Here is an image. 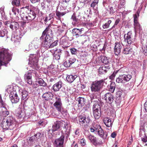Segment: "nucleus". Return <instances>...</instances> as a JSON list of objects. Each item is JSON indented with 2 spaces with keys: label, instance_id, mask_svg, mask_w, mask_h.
I'll return each mask as SVG.
<instances>
[{
  "label": "nucleus",
  "instance_id": "aec40b11",
  "mask_svg": "<svg viewBox=\"0 0 147 147\" xmlns=\"http://www.w3.org/2000/svg\"><path fill=\"white\" fill-rule=\"evenodd\" d=\"M62 123L61 121H57L55 122L52 126V133L57 130L61 127L62 126Z\"/></svg>",
  "mask_w": 147,
  "mask_h": 147
},
{
  "label": "nucleus",
  "instance_id": "7ed1b4c3",
  "mask_svg": "<svg viewBox=\"0 0 147 147\" xmlns=\"http://www.w3.org/2000/svg\"><path fill=\"white\" fill-rule=\"evenodd\" d=\"M90 129L91 132H94L95 133L98 134L101 138H105L107 136V134H106V136L104 137V133L101 126L99 125L94 124L91 127Z\"/></svg>",
  "mask_w": 147,
  "mask_h": 147
},
{
  "label": "nucleus",
  "instance_id": "20e7f679",
  "mask_svg": "<svg viewBox=\"0 0 147 147\" xmlns=\"http://www.w3.org/2000/svg\"><path fill=\"white\" fill-rule=\"evenodd\" d=\"M29 59L30 66L36 70H38L39 67L38 63V59L36 57V55H35L30 54Z\"/></svg>",
  "mask_w": 147,
  "mask_h": 147
},
{
  "label": "nucleus",
  "instance_id": "1a4fd4ad",
  "mask_svg": "<svg viewBox=\"0 0 147 147\" xmlns=\"http://www.w3.org/2000/svg\"><path fill=\"white\" fill-rule=\"evenodd\" d=\"M65 136L62 135L60 137L55 139L54 143L55 147H63Z\"/></svg>",
  "mask_w": 147,
  "mask_h": 147
},
{
  "label": "nucleus",
  "instance_id": "4d7b16f0",
  "mask_svg": "<svg viewBox=\"0 0 147 147\" xmlns=\"http://www.w3.org/2000/svg\"><path fill=\"white\" fill-rule=\"evenodd\" d=\"M70 133V129H67L65 131V134L66 135V138H68Z\"/></svg>",
  "mask_w": 147,
  "mask_h": 147
},
{
  "label": "nucleus",
  "instance_id": "6ab92c4d",
  "mask_svg": "<svg viewBox=\"0 0 147 147\" xmlns=\"http://www.w3.org/2000/svg\"><path fill=\"white\" fill-rule=\"evenodd\" d=\"M84 30L83 28H82L80 29H77L76 28H74L72 30V33L74 36H75L76 38H77L79 36H82V31Z\"/></svg>",
  "mask_w": 147,
  "mask_h": 147
},
{
  "label": "nucleus",
  "instance_id": "7c9ffc66",
  "mask_svg": "<svg viewBox=\"0 0 147 147\" xmlns=\"http://www.w3.org/2000/svg\"><path fill=\"white\" fill-rule=\"evenodd\" d=\"M134 22V25L135 33H136L138 31H140L142 30V28L138 21Z\"/></svg>",
  "mask_w": 147,
  "mask_h": 147
},
{
  "label": "nucleus",
  "instance_id": "6e6552de",
  "mask_svg": "<svg viewBox=\"0 0 147 147\" xmlns=\"http://www.w3.org/2000/svg\"><path fill=\"white\" fill-rule=\"evenodd\" d=\"M93 115L96 119H98L101 116L100 106L98 103L94 104L92 107Z\"/></svg>",
  "mask_w": 147,
  "mask_h": 147
},
{
  "label": "nucleus",
  "instance_id": "8fccbe9b",
  "mask_svg": "<svg viewBox=\"0 0 147 147\" xmlns=\"http://www.w3.org/2000/svg\"><path fill=\"white\" fill-rule=\"evenodd\" d=\"M33 44L34 45V47L35 49H37L38 48L39 46L40 42L38 40L34 41L33 42Z\"/></svg>",
  "mask_w": 147,
  "mask_h": 147
},
{
  "label": "nucleus",
  "instance_id": "9d476101",
  "mask_svg": "<svg viewBox=\"0 0 147 147\" xmlns=\"http://www.w3.org/2000/svg\"><path fill=\"white\" fill-rule=\"evenodd\" d=\"M103 98L107 103L110 105H112L114 102V96L110 93H107L104 95Z\"/></svg>",
  "mask_w": 147,
  "mask_h": 147
},
{
  "label": "nucleus",
  "instance_id": "2f4dec72",
  "mask_svg": "<svg viewBox=\"0 0 147 147\" xmlns=\"http://www.w3.org/2000/svg\"><path fill=\"white\" fill-rule=\"evenodd\" d=\"M78 105L79 107L83 106L85 103V99L83 98L79 97L78 98Z\"/></svg>",
  "mask_w": 147,
  "mask_h": 147
},
{
  "label": "nucleus",
  "instance_id": "ddd939ff",
  "mask_svg": "<svg viewBox=\"0 0 147 147\" xmlns=\"http://www.w3.org/2000/svg\"><path fill=\"white\" fill-rule=\"evenodd\" d=\"M79 121L80 124L85 128H87V125L89 122V120L88 118H86L85 116H80L79 117Z\"/></svg>",
  "mask_w": 147,
  "mask_h": 147
},
{
  "label": "nucleus",
  "instance_id": "c03bdc74",
  "mask_svg": "<svg viewBox=\"0 0 147 147\" xmlns=\"http://www.w3.org/2000/svg\"><path fill=\"white\" fill-rule=\"evenodd\" d=\"M6 104L3 101L1 96L0 95V107L2 109L5 108L6 107Z\"/></svg>",
  "mask_w": 147,
  "mask_h": 147
},
{
  "label": "nucleus",
  "instance_id": "a19ab883",
  "mask_svg": "<svg viewBox=\"0 0 147 147\" xmlns=\"http://www.w3.org/2000/svg\"><path fill=\"white\" fill-rule=\"evenodd\" d=\"M17 12L19 13V10L16 7H13L11 11L10 12L9 14L10 15L13 14L16 15Z\"/></svg>",
  "mask_w": 147,
  "mask_h": 147
},
{
  "label": "nucleus",
  "instance_id": "37998d69",
  "mask_svg": "<svg viewBox=\"0 0 147 147\" xmlns=\"http://www.w3.org/2000/svg\"><path fill=\"white\" fill-rule=\"evenodd\" d=\"M56 15L58 17L57 19L60 20L61 19V17L64 15L65 14V12H60L59 11H56Z\"/></svg>",
  "mask_w": 147,
  "mask_h": 147
},
{
  "label": "nucleus",
  "instance_id": "72a5a7b5",
  "mask_svg": "<svg viewBox=\"0 0 147 147\" xmlns=\"http://www.w3.org/2000/svg\"><path fill=\"white\" fill-rule=\"evenodd\" d=\"M10 28L12 29H17L19 28V25L18 23L16 22H12L9 26Z\"/></svg>",
  "mask_w": 147,
  "mask_h": 147
},
{
  "label": "nucleus",
  "instance_id": "393cba45",
  "mask_svg": "<svg viewBox=\"0 0 147 147\" xmlns=\"http://www.w3.org/2000/svg\"><path fill=\"white\" fill-rule=\"evenodd\" d=\"M81 19V17L80 15L78 14L76 15L75 13L73 14L71 18V19L73 20L74 23H78Z\"/></svg>",
  "mask_w": 147,
  "mask_h": 147
},
{
  "label": "nucleus",
  "instance_id": "b1692460",
  "mask_svg": "<svg viewBox=\"0 0 147 147\" xmlns=\"http://www.w3.org/2000/svg\"><path fill=\"white\" fill-rule=\"evenodd\" d=\"M122 92L121 91L117 92L116 95V100L115 101V103L117 105H119L121 101V96Z\"/></svg>",
  "mask_w": 147,
  "mask_h": 147
},
{
  "label": "nucleus",
  "instance_id": "69168bd1",
  "mask_svg": "<svg viewBox=\"0 0 147 147\" xmlns=\"http://www.w3.org/2000/svg\"><path fill=\"white\" fill-rule=\"evenodd\" d=\"M62 123V126L64 125V128L66 130L68 129V126H67V123H66L65 122L63 121H61Z\"/></svg>",
  "mask_w": 147,
  "mask_h": 147
},
{
  "label": "nucleus",
  "instance_id": "9b49d317",
  "mask_svg": "<svg viewBox=\"0 0 147 147\" xmlns=\"http://www.w3.org/2000/svg\"><path fill=\"white\" fill-rule=\"evenodd\" d=\"M9 96L10 100L13 103H16L19 102V98L18 96L16 91L11 92Z\"/></svg>",
  "mask_w": 147,
  "mask_h": 147
},
{
  "label": "nucleus",
  "instance_id": "f257e3e1",
  "mask_svg": "<svg viewBox=\"0 0 147 147\" xmlns=\"http://www.w3.org/2000/svg\"><path fill=\"white\" fill-rule=\"evenodd\" d=\"M16 124V121L12 117H7L6 121L2 122L1 127L3 129H7L8 128L12 129L14 127Z\"/></svg>",
  "mask_w": 147,
  "mask_h": 147
},
{
  "label": "nucleus",
  "instance_id": "79ce46f5",
  "mask_svg": "<svg viewBox=\"0 0 147 147\" xmlns=\"http://www.w3.org/2000/svg\"><path fill=\"white\" fill-rule=\"evenodd\" d=\"M98 3V0H94L90 5L91 7L94 9V7H97Z\"/></svg>",
  "mask_w": 147,
  "mask_h": 147
},
{
  "label": "nucleus",
  "instance_id": "412c9836",
  "mask_svg": "<svg viewBox=\"0 0 147 147\" xmlns=\"http://www.w3.org/2000/svg\"><path fill=\"white\" fill-rule=\"evenodd\" d=\"M62 82L61 81H59L54 84L52 87L53 91L57 92L59 91L62 87Z\"/></svg>",
  "mask_w": 147,
  "mask_h": 147
},
{
  "label": "nucleus",
  "instance_id": "f704fd0d",
  "mask_svg": "<svg viewBox=\"0 0 147 147\" xmlns=\"http://www.w3.org/2000/svg\"><path fill=\"white\" fill-rule=\"evenodd\" d=\"M133 52L132 49L130 47L125 48L123 51V53L124 54H131Z\"/></svg>",
  "mask_w": 147,
  "mask_h": 147
},
{
  "label": "nucleus",
  "instance_id": "a18cd8bd",
  "mask_svg": "<svg viewBox=\"0 0 147 147\" xmlns=\"http://www.w3.org/2000/svg\"><path fill=\"white\" fill-rule=\"evenodd\" d=\"M54 53H53V55L54 56L58 55L59 56L61 54V50L59 49H57L53 50Z\"/></svg>",
  "mask_w": 147,
  "mask_h": 147
},
{
  "label": "nucleus",
  "instance_id": "f3484780",
  "mask_svg": "<svg viewBox=\"0 0 147 147\" xmlns=\"http://www.w3.org/2000/svg\"><path fill=\"white\" fill-rule=\"evenodd\" d=\"M42 134L41 133H38L30 137L29 138L30 142L33 144V143H34L35 142L38 141V140L42 137Z\"/></svg>",
  "mask_w": 147,
  "mask_h": 147
},
{
  "label": "nucleus",
  "instance_id": "864d4df0",
  "mask_svg": "<svg viewBox=\"0 0 147 147\" xmlns=\"http://www.w3.org/2000/svg\"><path fill=\"white\" fill-rule=\"evenodd\" d=\"M139 135L141 137L142 136H144L145 135H146L144 130L143 128L140 129Z\"/></svg>",
  "mask_w": 147,
  "mask_h": 147
},
{
  "label": "nucleus",
  "instance_id": "09e8293b",
  "mask_svg": "<svg viewBox=\"0 0 147 147\" xmlns=\"http://www.w3.org/2000/svg\"><path fill=\"white\" fill-rule=\"evenodd\" d=\"M112 21L111 20H109L107 22L105 23L102 26V27L104 29H106L108 28L109 27V25L111 23Z\"/></svg>",
  "mask_w": 147,
  "mask_h": 147
},
{
  "label": "nucleus",
  "instance_id": "bb28decb",
  "mask_svg": "<svg viewBox=\"0 0 147 147\" xmlns=\"http://www.w3.org/2000/svg\"><path fill=\"white\" fill-rule=\"evenodd\" d=\"M88 139L90 140L91 142L94 145H96L98 144L96 140V137L94 136L90 135L87 136Z\"/></svg>",
  "mask_w": 147,
  "mask_h": 147
},
{
  "label": "nucleus",
  "instance_id": "39448f33",
  "mask_svg": "<svg viewBox=\"0 0 147 147\" xmlns=\"http://www.w3.org/2000/svg\"><path fill=\"white\" fill-rule=\"evenodd\" d=\"M55 99L56 101L53 104L54 106L58 111L60 112L63 115V113H64L65 115H66L67 111L63 109L62 104L60 98L59 97H56Z\"/></svg>",
  "mask_w": 147,
  "mask_h": 147
},
{
  "label": "nucleus",
  "instance_id": "052dcab7",
  "mask_svg": "<svg viewBox=\"0 0 147 147\" xmlns=\"http://www.w3.org/2000/svg\"><path fill=\"white\" fill-rule=\"evenodd\" d=\"M108 0H103V6L105 7H107L108 6Z\"/></svg>",
  "mask_w": 147,
  "mask_h": 147
},
{
  "label": "nucleus",
  "instance_id": "a878e982",
  "mask_svg": "<svg viewBox=\"0 0 147 147\" xmlns=\"http://www.w3.org/2000/svg\"><path fill=\"white\" fill-rule=\"evenodd\" d=\"M50 27L51 26L50 25H49L44 31L42 32V35L40 37L41 39H42L46 34H48L49 33L52 34V30L50 29Z\"/></svg>",
  "mask_w": 147,
  "mask_h": 147
},
{
  "label": "nucleus",
  "instance_id": "cd10ccee",
  "mask_svg": "<svg viewBox=\"0 0 147 147\" xmlns=\"http://www.w3.org/2000/svg\"><path fill=\"white\" fill-rule=\"evenodd\" d=\"M104 123L108 127H111L112 123L111 120L108 117H104L103 119Z\"/></svg>",
  "mask_w": 147,
  "mask_h": 147
},
{
  "label": "nucleus",
  "instance_id": "5701e85b",
  "mask_svg": "<svg viewBox=\"0 0 147 147\" xmlns=\"http://www.w3.org/2000/svg\"><path fill=\"white\" fill-rule=\"evenodd\" d=\"M53 97V94L50 92H47L43 94L42 98L46 100H49L52 99Z\"/></svg>",
  "mask_w": 147,
  "mask_h": 147
},
{
  "label": "nucleus",
  "instance_id": "4be33fe9",
  "mask_svg": "<svg viewBox=\"0 0 147 147\" xmlns=\"http://www.w3.org/2000/svg\"><path fill=\"white\" fill-rule=\"evenodd\" d=\"M110 68V67L107 65L101 66L99 69V73L100 74H104L106 73Z\"/></svg>",
  "mask_w": 147,
  "mask_h": 147
},
{
  "label": "nucleus",
  "instance_id": "bf43d9fd",
  "mask_svg": "<svg viewBox=\"0 0 147 147\" xmlns=\"http://www.w3.org/2000/svg\"><path fill=\"white\" fill-rule=\"evenodd\" d=\"M58 41L57 40L55 41L54 42H52L50 48H53L55 46H56L57 45Z\"/></svg>",
  "mask_w": 147,
  "mask_h": 147
},
{
  "label": "nucleus",
  "instance_id": "49530a36",
  "mask_svg": "<svg viewBox=\"0 0 147 147\" xmlns=\"http://www.w3.org/2000/svg\"><path fill=\"white\" fill-rule=\"evenodd\" d=\"M11 3L13 6H19L20 5V0H12Z\"/></svg>",
  "mask_w": 147,
  "mask_h": 147
},
{
  "label": "nucleus",
  "instance_id": "4c0bfd02",
  "mask_svg": "<svg viewBox=\"0 0 147 147\" xmlns=\"http://www.w3.org/2000/svg\"><path fill=\"white\" fill-rule=\"evenodd\" d=\"M40 86L43 87L46 86H47V83L42 78H40L38 80L36 81Z\"/></svg>",
  "mask_w": 147,
  "mask_h": 147
},
{
  "label": "nucleus",
  "instance_id": "f03ea898",
  "mask_svg": "<svg viewBox=\"0 0 147 147\" xmlns=\"http://www.w3.org/2000/svg\"><path fill=\"white\" fill-rule=\"evenodd\" d=\"M104 82V81L102 80L92 82L91 85V91L93 93L99 91L102 88Z\"/></svg>",
  "mask_w": 147,
  "mask_h": 147
},
{
  "label": "nucleus",
  "instance_id": "e2e57ef3",
  "mask_svg": "<svg viewBox=\"0 0 147 147\" xmlns=\"http://www.w3.org/2000/svg\"><path fill=\"white\" fill-rule=\"evenodd\" d=\"M110 13L111 14H113L116 11V8H114L113 7H111L110 8Z\"/></svg>",
  "mask_w": 147,
  "mask_h": 147
},
{
  "label": "nucleus",
  "instance_id": "0eeeda50",
  "mask_svg": "<svg viewBox=\"0 0 147 147\" xmlns=\"http://www.w3.org/2000/svg\"><path fill=\"white\" fill-rule=\"evenodd\" d=\"M53 41V38L49 34H46L44 40L42 42V46L45 49H48L50 48L51 45Z\"/></svg>",
  "mask_w": 147,
  "mask_h": 147
},
{
  "label": "nucleus",
  "instance_id": "4468645a",
  "mask_svg": "<svg viewBox=\"0 0 147 147\" xmlns=\"http://www.w3.org/2000/svg\"><path fill=\"white\" fill-rule=\"evenodd\" d=\"M36 16V14L34 11L31 9L30 10V12L28 13V16L24 17L23 20L25 21L32 20L34 19Z\"/></svg>",
  "mask_w": 147,
  "mask_h": 147
},
{
  "label": "nucleus",
  "instance_id": "774afa93",
  "mask_svg": "<svg viewBox=\"0 0 147 147\" xmlns=\"http://www.w3.org/2000/svg\"><path fill=\"white\" fill-rule=\"evenodd\" d=\"M144 138L141 137L142 140L144 142H146L147 141V137L146 135L144 136H143Z\"/></svg>",
  "mask_w": 147,
  "mask_h": 147
},
{
  "label": "nucleus",
  "instance_id": "c9c22d12",
  "mask_svg": "<svg viewBox=\"0 0 147 147\" xmlns=\"http://www.w3.org/2000/svg\"><path fill=\"white\" fill-rule=\"evenodd\" d=\"M7 30L4 28L0 29V37H4L6 36L7 33Z\"/></svg>",
  "mask_w": 147,
  "mask_h": 147
},
{
  "label": "nucleus",
  "instance_id": "c85d7f7f",
  "mask_svg": "<svg viewBox=\"0 0 147 147\" xmlns=\"http://www.w3.org/2000/svg\"><path fill=\"white\" fill-rule=\"evenodd\" d=\"M110 59L108 58L107 57L104 56H101L100 59L101 61L106 65H107V64L110 63Z\"/></svg>",
  "mask_w": 147,
  "mask_h": 147
},
{
  "label": "nucleus",
  "instance_id": "423d86ee",
  "mask_svg": "<svg viewBox=\"0 0 147 147\" xmlns=\"http://www.w3.org/2000/svg\"><path fill=\"white\" fill-rule=\"evenodd\" d=\"M131 78V76L128 74L121 75L116 78V82L118 83L124 84L129 81Z\"/></svg>",
  "mask_w": 147,
  "mask_h": 147
},
{
  "label": "nucleus",
  "instance_id": "0e129e2a",
  "mask_svg": "<svg viewBox=\"0 0 147 147\" xmlns=\"http://www.w3.org/2000/svg\"><path fill=\"white\" fill-rule=\"evenodd\" d=\"M71 52L72 54H76L77 53V50L75 48H72L71 49Z\"/></svg>",
  "mask_w": 147,
  "mask_h": 147
},
{
  "label": "nucleus",
  "instance_id": "3c124183",
  "mask_svg": "<svg viewBox=\"0 0 147 147\" xmlns=\"http://www.w3.org/2000/svg\"><path fill=\"white\" fill-rule=\"evenodd\" d=\"M102 48H99V51H100L101 53L104 54L105 53V50L107 47L106 44L105 43L104 44V45L103 46H102Z\"/></svg>",
  "mask_w": 147,
  "mask_h": 147
},
{
  "label": "nucleus",
  "instance_id": "680f3d73",
  "mask_svg": "<svg viewBox=\"0 0 147 147\" xmlns=\"http://www.w3.org/2000/svg\"><path fill=\"white\" fill-rule=\"evenodd\" d=\"M139 16V14L138 13L137 14H135L134 16V22H137L138 19V16Z\"/></svg>",
  "mask_w": 147,
  "mask_h": 147
},
{
  "label": "nucleus",
  "instance_id": "e433bc0d",
  "mask_svg": "<svg viewBox=\"0 0 147 147\" xmlns=\"http://www.w3.org/2000/svg\"><path fill=\"white\" fill-rule=\"evenodd\" d=\"M28 92L26 91L23 90L21 92L22 96V99L24 100L26 98L27 99L28 98Z\"/></svg>",
  "mask_w": 147,
  "mask_h": 147
},
{
  "label": "nucleus",
  "instance_id": "5fc2aeb1",
  "mask_svg": "<svg viewBox=\"0 0 147 147\" xmlns=\"http://www.w3.org/2000/svg\"><path fill=\"white\" fill-rule=\"evenodd\" d=\"M71 63V65L73 63H74L76 61V59L74 57L70 58L69 59H68Z\"/></svg>",
  "mask_w": 147,
  "mask_h": 147
},
{
  "label": "nucleus",
  "instance_id": "603ef678",
  "mask_svg": "<svg viewBox=\"0 0 147 147\" xmlns=\"http://www.w3.org/2000/svg\"><path fill=\"white\" fill-rule=\"evenodd\" d=\"M64 65L66 67H68L71 65L68 59H66L64 63Z\"/></svg>",
  "mask_w": 147,
  "mask_h": 147
},
{
  "label": "nucleus",
  "instance_id": "de8ad7c7",
  "mask_svg": "<svg viewBox=\"0 0 147 147\" xmlns=\"http://www.w3.org/2000/svg\"><path fill=\"white\" fill-rule=\"evenodd\" d=\"M142 50L144 54L147 55V45H143L142 47Z\"/></svg>",
  "mask_w": 147,
  "mask_h": 147
},
{
  "label": "nucleus",
  "instance_id": "ea45409f",
  "mask_svg": "<svg viewBox=\"0 0 147 147\" xmlns=\"http://www.w3.org/2000/svg\"><path fill=\"white\" fill-rule=\"evenodd\" d=\"M116 88V84L115 82H112L110 85V88L109 89L110 91L113 92Z\"/></svg>",
  "mask_w": 147,
  "mask_h": 147
},
{
  "label": "nucleus",
  "instance_id": "f8f14e48",
  "mask_svg": "<svg viewBox=\"0 0 147 147\" xmlns=\"http://www.w3.org/2000/svg\"><path fill=\"white\" fill-rule=\"evenodd\" d=\"M17 116L18 118L21 120H26L30 117V114L29 113L26 114L24 111L20 110L18 112Z\"/></svg>",
  "mask_w": 147,
  "mask_h": 147
},
{
  "label": "nucleus",
  "instance_id": "c756f323",
  "mask_svg": "<svg viewBox=\"0 0 147 147\" xmlns=\"http://www.w3.org/2000/svg\"><path fill=\"white\" fill-rule=\"evenodd\" d=\"M77 77V76L76 75H68L67 76L66 79L68 82L71 83Z\"/></svg>",
  "mask_w": 147,
  "mask_h": 147
},
{
  "label": "nucleus",
  "instance_id": "473e14b6",
  "mask_svg": "<svg viewBox=\"0 0 147 147\" xmlns=\"http://www.w3.org/2000/svg\"><path fill=\"white\" fill-rule=\"evenodd\" d=\"M1 113V116L3 117H7L9 113L6 107L2 109V111Z\"/></svg>",
  "mask_w": 147,
  "mask_h": 147
},
{
  "label": "nucleus",
  "instance_id": "a211bd4d",
  "mask_svg": "<svg viewBox=\"0 0 147 147\" xmlns=\"http://www.w3.org/2000/svg\"><path fill=\"white\" fill-rule=\"evenodd\" d=\"M31 73L28 72L25 74L24 78L25 81L30 85L32 84Z\"/></svg>",
  "mask_w": 147,
  "mask_h": 147
},
{
  "label": "nucleus",
  "instance_id": "13d9d810",
  "mask_svg": "<svg viewBox=\"0 0 147 147\" xmlns=\"http://www.w3.org/2000/svg\"><path fill=\"white\" fill-rule=\"evenodd\" d=\"M91 1V0H81L80 2L81 3L83 4V5H84L85 4L88 3Z\"/></svg>",
  "mask_w": 147,
  "mask_h": 147
},
{
  "label": "nucleus",
  "instance_id": "6e6d98bb",
  "mask_svg": "<svg viewBox=\"0 0 147 147\" xmlns=\"http://www.w3.org/2000/svg\"><path fill=\"white\" fill-rule=\"evenodd\" d=\"M120 21V19L119 18L117 19L115 21V24L114 25L112 26V28H114L115 26H117L119 22Z\"/></svg>",
  "mask_w": 147,
  "mask_h": 147
},
{
  "label": "nucleus",
  "instance_id": "2eb2a0df",
  "mask_svg": "<svg viewBox=\"0 0 147 147\" xmlns=\"http://www.w3.org/2000/svg\"><path fill=\"white\" fill-rule=\"evenodd\" d=\"M125 41L127 42L128 44H130L133 42V36L131 32H128L127 34L124 35Z\"/></svg>",
  "mask_w": 147,
  "mask_h": 147
},
{
  "label": "nucleus",
  "instance_id": "58836bf2",
  "mask_svg": "<svg viewBox=\"0 0 147 147\" xmlns=\"http://www.w3.org/2000/svg\"><path fill=\"white\" fill-rule=\"evenodd\" d=\"M55 14L54 13H51L49 14V16L48 17L47 16H46L45 17L44 19V21L45 22H47L48 20H50L52 18H53Z\"/></svg>",
  "mask_w": 147,
  "mask_h": 147
},
{
  "label": "nucleus",
  "instance_id": "dca6fc26",
  "mask_svg": "<svg viewBox=\"0 0 147 147\" xmlns=\"http://www.w3.org/2000/svg\"><path fill=\"white\" fill-rule=\"evenodd\" d=\"M122 44L120 42H116L115 44L114 52L115 54L118 55L120 53Z\"/></svg>",
  "mask_w": 147,
  "mask_h": 147
},
{
  "label": "nucleus",
  "instance_id": "338daca9",
  "mask_svg": "<svg viewBox=\"0 0 147 147\" xmlns=\"http://www.w3.org/2000/svg\"><path fill=\"white\" fill-rule=\"evenodd\" d=\"M113 7L115 8L116 9V7H118L119 5V4L117 1L114 2L113 3Z\"/></svg>",
  "mask_w": 147,
  "mask_h": 147
}]
</instances>
